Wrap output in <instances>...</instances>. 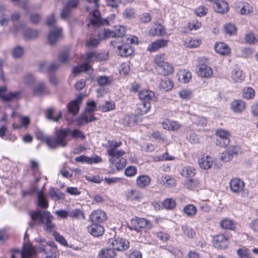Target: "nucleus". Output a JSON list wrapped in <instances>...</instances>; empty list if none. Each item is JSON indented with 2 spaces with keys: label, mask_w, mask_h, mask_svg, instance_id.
Wrapping results in <instances>:
<instances>
[{
  "label": "nucleus",
  "mask_w": 258,
  "mask_h": 258,
  "mask_svg": "<svg viewBox=\"0 0 258 258\" xmlns=\"http://www.w3.org/2000/svg\"><path fill=\"white\" fill-rule=\"evenodd\" d=\"M115 37H124V35L125 33V28L122 26H118L115 27L113 31Z\"/></svg>",
  "instance_id": "nucleus-62"
},
{
  "label": "nucleus",
  "mask_w": 258,
  "mask_h": 258,
  "mask_svg": "<svg viewBox=\"0 0 258 258\" xmlns=\"http://www.w3.org/2000/svg\"><path fill=\"white\" fill-rule=\"evenodd\" d=\"M138 115L137 114H131L125 115L123 118V123L127 125H131L137 123Z\"/></svg>",
  "instance_id": "nucleus-48"
},
{
  "label": "nucleus",
  "mask_w": 258,
  "mask_h": 258,
  "mask_svg": "<svg viewBox=\"0 0 258 258\" xmlns=\"http://www.w3.org/2000/svg\"><path fill=\"white\" fill-rule=\"evenodd\" d=\"M48 194L52 199L55 198L57 200H63L65 198V194L59 191L58 189H56L54 187L50 188Z\"/></svg>",
  "instance_id": "nucleus-42"
},
{
  "label": "nucleus",
  "mask_w": 258,
  "mask_h": 258,
  "mask_svg": "<svg viewBox=\"0 0 258 258\" xmlns=\"http://www.w3.org/2000/svg\"><path fill=\"white\" fill-rule=\"evenodd\" d=\"M7 88L6 86L0 87V99L5 102L11 101L14 99H18L21 94L20 91L10 92L5 94Z\"/></svg>",
  "instance_id": "nucleus-15"
},
{
  "label": "nucleus",
  "mask_w": 258,
  "mask_h": 258,
  "mask_svg": "<svg viewBox=\"0 0 258 258\" xmlns=\"http://www.w3.org/2000/svg\"><path fill=\"white\" fill-rule=\"evenodd\" d=\"M69 216L73 219H84L85 218L84 212L79 209L72 210L70 213Z\"/></svg>",
  "instance_id": "nucleus-54"
},
{
  "label": "nucleus",
  "mask_w": 258,
  "mask_h": 258,
  "mask_svg": "<svg viewBox=\"0 0 258 258\" xmlns=\"http://www.w3.org/2000/svg\"><path fill=\"white\" fill-rule=\"evenodd\" d=\"M37 139L42 142L45 143L50 148H51L52 137L46 136L42 133H39L37 135Z\"/></svg>",
  "instance_id": "nucleus-56"
},
{
  "label": "nucleus",
  "mask_w": 258,
  "mask_h": 258,
  "mask_svg": "<svg viewBox=\"0 0 258 258\" xmlns=\"http://www.w3.org/2000/svg\"><path fill=\"white\" fill-rule=\"evenodd\" d=\"M91 69V66L87 62L83 63L80 65L75 67L73 73L78 74L82 72H87Z\"/></svg>",
  "instance_id": "nucleus-53"
},
{
  "label": "nucleus",
  "mask_w": 258,
  "mask_h": 258,
  "mask_svg": "<svg viewBox=\"0 0 258 258\" xmlns=\"http://www.w3.org/2000/svg\"><path fill=\"white\" fill-rule=\"evenodd\" d=\"M149 34L150 36H162L166 34V30L163 26L159 24L156 26H153L149 30Z\"/></svg>",
  "instance_id": "nucleus-36"
},
{
  "label": "nucleus",
  "mask_w": 258,
  "mask_h": 258,
  "mask_svg": "<svg viewBox=\"0 0 258 258\" xmlns=\"http://www.w3.org/2000/svg\"><path fill=\"white\" fill-rule=\"evenodd\" d=\"M75 160L77 162L86 163L89 164L98 163L102 161L101 158L98 155L91 157H87L85 155H81L76 157Z\"/></svg>",
  "instance_id": "nucleus-24"
},
{
  "label": "nucleus",
  "mask_w": 258,
  "mask_h": 258,
  "mask_svg": "<svg viewBox=\"0 0 258 258\" xmlns=\"http://www.w3.org/2000/svg\"><path fill=\"white\" fill-rule=\"evenodd\" d=\"M70 128H60L55 133V137H52L51 149L58 147H66L68 141L71 140L70 137Z\"/></svg>",
  "instance_id": "nucleus-5"
},
{
  "label": "nucleus",
  "mask_w": 258,
  "mask_h": 258,
  "mask_svg": "<svg viewBox=\"0 0 258 258\" xmlns=\"http://www.w3.org/2000/svg\"><path fill=\"white\" fill-rule=\"evenodd\" d=\"M215 135L217 137L215 141L217 146L225 148L230 144L231 134L229 131L218 128L216 131Z\"/></svg>",
  "instance_id": "nucleus-10"
},
{
  "label": "nucleus",
  "mask_w": 258,
  "mask_h": 258,
  "mask_svg": "<svg viewBox=\"0 0 258 258\" xmlns=\"http://www.w3.org/2000/svg\"><path fill=\"white\" fill-rule=\"evenodd\" d=\"M214 49L216 52L222 55H228L231 52L229 47L226 43L222 42L216 43Z\"/></svg>",
  "instance_id": "nucleus-31"
},
{
  "label": "nucleus",
  "mask_w": 258,
  "mask_h": 258,
  "mask_svg": "<svg viewBox=\"0 0 258 258\" xmlns=\"http://www.w3.org/2000/svg\"><path fill=\"white\" fill-rule=\"evenodd\" d=\"M62 30L60 28H57L51 31L47 36V42L50 45L54 44L57 40L61 37Z\"/></svg>",
  "instance_id": "nucleus-32"
},
{
  "label": "nucleus",
  "mask_w": 258,
  "mask_h": 258,
  "mask_svg": "<svg viewBox=\"0 0 258 258\" xmlns=\"http://www.w3.org/2000/svg\"><path fill=\"white\" fill-rule=\"evenodd\" d=\"M87 231L94 237H100L104 233V227L99 224L91 223L87 227Z\"/></svg>",
  "instance_id": "nucleus-18"
},
{
  "label": "nucleus",
  "mask_w": 258,
  "mask_h": 258,
  "mask_svg": "<svg viewBox=\"0 0 258 258\" xmlns=\"http://www.w3.org/2000/svg\"><path fill=\"white\" fill-rule=\"evenodd\" d=\"M151 182V178L146 175H141L137 177L136 180V185L140 188H145L149 186Z\"/></svg>",
  "instance_id": "nucleus-27"
},
{
  "label": "nucleus",
  "mask_w": 258,
  "mask_h": 258,
  "mask_svg": "<svg viewBox=\"0 0 258 258\" xmlns=\"http://www.w3.org/2000/svg\"><path fill=\"white\" fill-rule=\"evenodd\" d=\"M183 212L188 217H193L197 213V208L192 204H188L184 206Z\"/></svg>",
  "instance_id": "nucleus-43"
},
{
  "label": "nucleus",
  "mask_w": 258,
  "mask_h": 258,
  "mask_svg": "<svg viewBox=\"0 0 258 258\" xmlns=\"http://www.w3.org/2000/svg\"><path fill=\"white\" fill-rule=\"evenodd\" d=\"M229 187L232 192L240 194L244 191L245 183L242 179L234 178L230 181Z\"/></svg>",
  "instance_id": "nucleus-14"
},
{
  "label": "nucleus",
  "mask_w": 258,
  "mask_h": 258,
  "mask_svg": "<svg viewBox=\"0 0 258 258\" xmlns=\"http://www.w3.org/2000/svg\"><path fill=\"white\" fill-rule=\"evenodd\" d=\"M240 13L242 15H248L252 12V8L247 2H243L239 6Z\"/></svg>",
  "instance_id": "nucleus-55"
},
{
  "label": "nucleus",
  "mask_w": 258,
  "mask_h": 258,
  "mask_svg": "<svg viewBox=\"0 0 258 258\" xmlns=\"http://www.w3.org/2000/svg\"><path fill=\"white\" fill-rule=\"evenodd\" d=\"M69 132L70 137L71 136V137L70 139H80L81 140H84L86 138V135L84 134V133L82 131L79 129L75 128L71 130L70 128Z\"/></svg>",
  "instance_id": "nucleus-44"
},
{
  "label": "nucleus",
  "mask_w": 258,
  "mask_h": 258,
  "mask_svg": "<svg viewBox=\"0 0 258 258\" xmlns=\"http://www.w3.org/2000/svg\"><path fill=\"white\" fill-rule=\"evenodd\" d=\"M37 197V204L39 207L43 209H46L48 207V202L45 198L43 192H39Z\"/></svg>",
  "instance_id": "nucleus-45"
},
{
  "label": "nucleus",
  "mask_w": 258,
  "mask_h": 258,
  "mask_svg": "<svg viewBox=\"0 0 258 258\" xmlns=\"http://www.w3.org/2000/svg\"><path fill=\"white\" fill-rule=\"evenodd\" d=\"M169 40L165 39H157L149 44L147 50L151 52H156L159 49L164 48L167 46Z\"/></svg>",
  "instance_id": "nucleus-21"
},
{
  "label": "nucleus",
  "mask_w": 258,
  "mask_h": 258,
  "mask_svg": "<svg viewBox=\"0 0 258 258\" xmlns=\"http://www.w3.org/2000/svg\"><path fill=\"white\" fill-rule=\"evenodd\" d=\"M151 137L155 140H158L160 142L165 143L167 142L166 137L159 131H154L151 134Z\"/></svg>",
  "instance_id": "nucleus-59"
},
{
  "label": "nucleus",
  "mask_w": 258,
  "mask_h": 258,
  "mask_svg": "<svg viewBox=\"0 0 258 258\" xmlns=\"http://www.w3.org/2000/svg\"><path fill=\"white\" fill-rule=\"evenodd\" d=\"M45 114L47 119L56 122L61 118L62 111H59L57 113H54V108L52 107L46 111Z\"/></svg>",
  "instance_id": "nucleus-35"
},
{
  "label": "nucleus",
  "mask_w": 258,
  "mask_h": 258,
  "mask_svg": "<svg viewBox=\"0 0 258 258\" xmlns=\"http://www.w3.org/2000/svg\"><path fill=\"white\" fill-rule=\"evenodd\" d=\"M245 78L242 71L240 70H234L232 72V78L235 83H240Z\"/></svg>",
  "instance_id": "nucleus-52"
},
{
  "label": "nucleus",
  "mask_w": 258,
  "mask_h": 258,
  "mask_svg": "<svg viewBox=\"0 0 258 258\" xmlns=\"http://www.w3.org/2000/svg\"><path fill=\"white\" fill-rule=\"evenodd\" d=\"M101 55L102 54L100 53H98L95 51H90L83 54L81 57L86 62L90 64V63L94 62V60H102L100 57Z\"/></svg>",
  "instance_id": "nucleus-22"
},
{
  "label": "nucleus",
  "mask_w": 258,
  "mask_h": 258,
  "mask_svg": "<svg viewBox=\"0 0 258 258\" xmlns=\"http://www.w3.org/2000/svg\"><path fill=\"white\" fill-rule=\"evenodd\" d=\"M38 32L36 30H27L24 32V36L26 39H31L36 38Z\"/></svg>",
  "instance_id": "nucleus-64"
},
{
  "label": "nucleus",
  "mask_w": 258,
  "mask_h": 258,
  "mask_svg": "<svg viewBox=\"0 0 258 258\" xmlns=\"http://www.w3.org/2000/svg\"><path fill=\"white\" fill-rule=\"evenodd\" d=\"M177 76L178 81L183 83H188L192 78L191 72L185 69L179 70Z\"/></svg>",
  "instance_id": "nucleus-33"
},
{
  "label": "nucleus",
  "mask_w": 258,
  "mask_h": 258,
  "mask_svg": "<svg viewBox=\"0 0 258 258\" xmlns=\"http://www.w3.org/2000/svg\"><path fill=\"white\" fill-rule=\"evenodd\" d=\"M162 182L163 185L168 187L175 186L176 184V180L172 176L166 175L162 177Z\"/></svg>",
  "instance_id": "nucleus-47"
},
{
  "label": "nucleus",
  "mask_w": 258,
  "mask_h": 258,
  "mask_svg": "<svg viewBox=\"0 0 258 258\" xmlns=\"http://www.w3.org/2000/svg\"><path fill=\"white\" fill-rule=\"evenodd\" d=\"M117 49L118 54L124 57L131 55L134 52L133 47L128 43L123 42L122 45L117 47Z\"/></svg>",
  "instance_id": "nucleus-26"
},
{
  "label": "nucleus",
  "mask_w": 258,
  "mask_h": 258,
  "mask_svg": "<svg viewBox=\"0 0 258 258\" xmlns=\"http://www.w3.org/2000/svg\"><path fill=\"white\" fill-rule=\"evenodd\" d=\"M68 110L69 113L73 115H76L79 110L80 105L77 101L72 100L67 105Z\"/></svg>",
  "instance_id": "nucleus-46"
},
{
  "label": "nucleus",
  "mask_w": 258,
  "mask_h": 258,
  "mask_svg": "<svg viewBox=\"0 0 258 258\" xmlns=\"http://www.w3.org/2000/svg\"><path fill=\"white\" fill-rule=\"evenodd\" d=\"M96 104L94 101L87 102L85 112L81 114L78 119L80 124H85L97 119L94 116L93 112L96 110Z\"/></svg>",
  "instance_id": "nucleus-7"
},
{
  "label": "nucleus",
  "mask_w": 258,
  "mask_h": 258,
  "mask_svg": "<svg viewBox=\"0 0 258 258\" xmlns=\"http://www.w3.org/2000/svg\"><path fill=\"white\" fill-rule=\"evenodd\" d=\"M200 167L204 169H208L212 167L213 160L211 156L207 155L202 156L199 161Z\"/></svg>",
  "instance_id": "nucleus-37"
},
{
  "label": "nucleus",
  "mask_w": 258,
  "mask_h": 258,
  "mask_svg": "<svg viewBox=\"0 0 258 258\" xmlns=\"http://www.w3.org/2000/svg\"><path fill=\"white\" fill-rule=\"evenodd\" d=\"M112 80L109 77L102 76H99L97 79V82L100 86H105L110 85Z\"/></svg>",
  "instance_id": "nucleus-57"
},
{
  "label": "nucleus",
  "mask_w": 258,
  "mask_h": 258,
  "mask_svg": "<svg viewBox=\"0 0 258 258\" xmlns=\"http://www.w3.org/2000/svg\"><path fill=\"white\" fill-rule=\"evenodd\" d=\"M178 96L183 100H188L193 97V92L190 89L183 88L179 91Z\"/></svg>",
  "instance_id": "nucleus-49"
},
{
  "label": "nucleus",
  "mask_w": 258,
  "mask_h": 258,
  "mask_svg": "<svg viewBox=\"0 0 258 258\" xmlns=\"http://www.w3.org/2000/svg\"><path fill=\"white\" fill-rule=\"evenodd\" d=\"M53 236L55 239V240L59 243L61 245L64 246H68V242L65 239V238L61 235L59 234L57 231H54L53 232Z\"/></svg>",
  "instance_id": "nucleus-60"
},
{
  "label": "nucleus",
  "mask_w": 258,
  "mask_h": 258,
  "mask_svg": "<svg viewBox=\"0 0 258 258\" xmlns=\"http://www.w3.org/2000/svg\"><path fill=\"white\" fill-rule=\"evenodd\" d=\"M241 153L240 147L238 146H230L220 155V160L224 162H229Z\"/></svg>",
  "instance_id": "nucleus-11"
},
{
  "label": "nucleus",
  "mask_w": 258,
  "mask_h": 258,
  "mask_svg": "<svg viewBox=\"0 0 258 258\" xmlns=\"http://www.w3.org/2000/svg\"><path fill=\"white\" fill-rule=\"evenodd\" d=\"M255 96V91L250 87H246L242 89V97L246 100L253 99Z\"/></svg>",
  "instance_id": "nucleus-41"
},
{
  "label": "nucleus",
  "mask_w": 258,
  "mask_h": 258,
  "mask_svg": "<svg viewBox=\"0 0 258 258\" xmlns=\"http://www.w3.org/2000/svg\"><path fill=\"white\" fill-rule=\"evenodd\" d=\"M124 196L127 201L134 203L141 202L144 199L143 192L135 188L128 189L125 192Z\"/></svg>",
  "instance_id": "nucleus-12"
},
{
  "label": "nucleus",
  "mask_w": 258,
  "mask_h": 258,
  "mask_svg": "<svg viewBox=\"0 0 258 258\" xmlns=\"http://www.w3.org/2000/svg\"><path fill=\"white\" fill-rule=\"evenodd\" d=\"M153 66L161 76H167L172 75L174 72L173 66L165 61V53L156 55L153 59Z\"/></svg>",
  "instance_id": "nucleus-3"
},
{
  "label": "nucleus",
  "mask_w": 258,
  "mask_h": 258,
  "mask_svg": "<svg viewBox=\"0 0 258 258\" xmlns=\"http://www.w3.org/2000/svg\"><path fill=\"white\" fill-rule=\"evenodd\" d=\"M32 221L29 225L33 227L35 225H45V229L48 232H52L55 227V224L52 221L53 216L48 211H33L29 213Z\"/></svg>",
  "instance_id": "nucleus-1"
},
{
  "label": "nucleus",
  "mask_w": 258,
  "mask_h": 258,
  "mask_svg": "<svg viewBox=\"0 0 258 258\" xmlns=\"http://www.w3.org/2000/svg\"><path fill=\"white\" fill-rule=\"evenodd\" d=\"M231 237L232 234L227 232L216 234L213 237L212 244L217 249H225L228 247Z\"/></svg>",
  "instance_id": "nucleus-8"
},
{
  "label": "nucleus",
  "mask_w": 258,
  "mask_h": 258,
  "mask_svg": "<svg viewBox=\"0 0 258 258\" xmlns=\"http://www.w3.org/2000/svg\"><path fill=\"white\" fill-rule=\"evenodd\" d=\"M107 219L106 213L101 210H94L89 216V221L91 223L100 224Z\"/></svg>",
  "instance_id": "nucleus-13"
},
{
  "label": "nucleus",
  "mask_w": 258,
  "mask_h": 258,
  "mask_svg": "<svg viewBox=\"0 0 258 258\" xmlns=\"http://www.w3.org/2000/svg\"><path fill=\"white\" fill-rule=\"evenodd\" d=\"M35 95H41L46 93V88L43 83L39 84L33 90Z\"/></svg>",
  "instance_id": "nucleus-58"
},
{
  "label": "nucleus",
  "mask_w": 258,
  "mask_h": 258,
  "mask_svg": "<svg viewBox=\"0 0 258 258\" xmlns=\"http://www.w3.org/2000/svg\"><path fill=\"white\" fill-rule=\"evenodd\" d=\"M202 43L200 39L189 37L185 39L184 45L187 48H196L199 47Z\"/></svg>",
  "instance_id": "nucleus-39"
},
{
  "label": "nucleus",
  "mask_w": 258,
  "mask_h": 258,
  "mask_svg": "<svg viewBox=\"0 0 258 258\" xmlns=\"http://www.w3.org/2000/svg\"><path fill=\"white\" fill-rule=\"evenodd\" d=\"M138 96L141 101L150 103L156 98L154 91L146 89L140 90L138 93Z\"/></svg>",
  "instance_id": "nucleus-17"
},
{
  "label": "nucleus",
  "mask_w": 258,
  "mask_h": 258,
  "mask_svg": "<svg viewBox=\"0 0 258 258\" xmlns=\"http://www.w3.org/2000/svg\"><path fill=\"white\" fill-rule=\"evenodd\" d=\"M115 108V104L114 102L109 100L105 102L104 104L99 106V110L102 112H106L113 110Z\"/></svg>",
  "instance_id": "nucleus-51"
},
{
  "label": "nucleus",
  "mask_w": 258,
  "mask_h": 258,
  "mask_svg": "<svg viewBox=\"0 0 258 258\" xmlns=\"http://www.w3.org/2000/svg\"><path fill=\"white\" fill-rule=\"evenodd\" d=\"M137 173V168L133 165L127 166L124 170V174L128 177H132Z\"/></svg>",
  "instance_id": "nucleus-63"
},
{
  "label": "nucleus",
  "mask_w": 258,
  "mask_h": 258,
  "mask_svg": "<svg viewBox=\"0 0 258 258\" xmlns=\"http://www.w3.org/2000/svg\"><path fill=\"white\" fill-rule=\"evenodd\" d=\"M246 108V103L242 99H235L230 104V109L235 113H242Z\"/></svg>",
  "instance_id": "nucleus-20"
},
{
  "label": "nucleus",
  "mask_w": 258,
  "mask_h": 258,
  "mask_svg": "<svg viewBox=\"0 0 258 258\" xmlns=\"http://www.w3.org/2000/svg\"><path fill=\"white\" fill-rule=\"evenodd\" d=\"M224 30L225 32L230 35H234L237 33V29L234 25L231 23H227L224 26Z\"/></svg>",
  "instance_id": "nucleus-61"
},
{
  "label": "nucleus",
  "mask_w": 258,
  "mask_h": 258,
  "mask_svg": "<svg viewBox=\"0 0 258 258\" xmlns=\"http://www.w3.org/2000/svg\"><path fill=\"white\" fill-rule=\"evenodd\" d=\"M198 75L203 78H210L213 75L212 68L209 66L208 59L204 56L200 57L197 59Z\"/></svg>",
  "instance_id": "nucleus-9"
},
{
  "label": "nucleus",
  "mask_w": 258,
  "mask_h": 258,
  "mask_svg": "<svg viewBox=\"0 0 258 258\" xmlns=\"http://www.w3.org/2000/svg\"><path fill=\"white\" fill-rule=\"evenodd\" d=\"M36 253L34 248L30 243H24L22 249L19 254H21L22 258H32Z\"/></svg>",
  "instance_id": "nucleus-23"
},
{
  "label": "nucleus",
  "mask_w": 258,
  "mask_h": 258,
  "mask_svg": "<svg viewBox=\"0 0 258 258\" xmlns=\"http://www.w3.org/2000/svg\"><path fill=\"white\" fill-rule=\"evenodd\" d=\"M163 128L169 131H176L180 127L181 124L176 121L165 119L162 122Z\"/></svg>",
  "instance_id": "nucleus-29"
},
{
  "label": "nucleus",
  "mask_w": 258,
  "mask_h": 258,
  "mask_svg": "<svg viewBox=\"0 0 258 258\" xmlns=\"http://www.w3.org/2000/svg\"><path fill=\"white\" fill-rule=\"evenodd\" d=\"M219 224L220 227L223 230L235 231L236 229V222L234 220L228 218L221 219Z\"/></svg>",
  "instance_id": "nucleus-25"
},
{
  "label": "nucleus",
  "mask_w": 258,
  "mask_h": 258,
  "mask_svg": "<svg viewBox=\"0 0 258 258\" xmlns=\"http://www.w3.org/2000/svg\"><path fill=\"white\" fill-rule=\"evenodd\" d=\"M159 87L164 91H168L173 88L174 83L171 79L166 78L161 80Z\"/></svg>",
  "instance_id": "nucleus-40"
},
{
  "label": "nucleus",
  "mask_w": 258,
  "mask_h": 258,
  "mask_svg": "<svg viewBox=\"0 0 258 258\" xmlns=\"http://www.w3.org/2000/svg\"><path fill=\"white\" fill-rule=\"evenodd\" d=\"M214 9L215 11L217 13L225 14L229 10V5L228 3L225 1L218 0L215 3Z\"/></svg>",
  "instance_id": "nucleus-28"
},
{
  "label": "nucleus",
  "mask_w": 258,
  "mask_h": 258,
  "mask_svg": "<svg viewBox=\"0 0 258 258\" xmlns=\"http://www.w3.org/2000/svg\"><path fill=\"white\" fill-rule=\"evenodd\" d=\"M116 255L115 251L110 248H102L98 253L99 258H115Z\"/></svg>",
  "instance_id": "nucleus-38"
},
{
  "label": "nucleus",
  "mask_w": 258,
  "mask_h": 258,
  "mask_svg": "<svg viewBox=\"0 0 258 258\" xmlns=\"http://www.w3.org/2000/svg\"><path fill=\"white\" fill-rule=\"evenodd\" d=\"M130 223V229L137 232L147 233L153 228V224L151 221L138 216L133 217L131 220Z\"/></svg>",
  "instance_id": "nucleus-4"
},
{
  "label": "nucleus",
  "mask_w": 258,
  "mask_h": 258,
  "mask_svg": "<svg viewBox=\"0 0 258 258\" xmlns=\"http://www.w3.org/2000/svg\"><path fill=\"white\" fill-rule=\"evenodd\" d=\"M107 153L112 158H116L118 160L113 162L116 171H119L122 169L126 165L125 159L121 157L125 152L122 150H117L116 148L119 147L122 145L121 141L116 142L114 141L108 140L107 142Z\"/></svg>",
  "instance_id": "nucleus-2"
},
{
  "label": "nucleus",
  "mask_w": 258,
  "mask_h": 258,
  "mask_svg": "<svg viewBox=\"0 0 258 258\" xmlns=\"http://www.w3.org/2000/svg\"><path fill=\"white\" fill-rule=\"evenodd\" d=\"M151 108V103L144 101H141L137 105L136 113L138 115H142L147 113Z\"/></svg>",
  "instance_id": "nucleus-30"
},
{
  "label": "nucleus",
  "mask_w": 258,
  "mask_h": 258,
  "mask_svg": "<svg viewBox=\"0 0 258 258\" xmlns=\"http://www.w3.org/2000/svg\"><path fill=\"white\" fill-rule=\"evenodd\" d=\"M181 175L186 178H191L196 174V168L191 166H184L180 172Z\"/></svg>",
  "instance_id": "nucleus-34"
},
{
  "label": "nucleus",
  "mask_w": 258,
  "mask_h": 258,
  "mask_svg": "<svg viewBox=\"0 0 258 258\" xmlns=\"http://www.w3.org/2000/svg\"><path fill=\"white\" fill-rule=\"evenodd\" d=\"M112 249L118 251H123L126 250L130 246V243L128 241L122 238L118 237L112 239L111 241Z\"/></svg>",
  "instance_id": "nucleus-16"
},
{
  "label": "nucleus",
  "mask_w": 258,
  "mask_h": 258,
  "mask_svg": "<svg viewBox=\"0 0 258 258\" xmlns=\"http://www.w3.org/2000/svg\"><path fill=\"white\" fill-rule=\"evenodd\" d=\"M185 188L191 190L198 191L202 189V181L199 178H190L185 180Z\"/></svg>",
  "instance_id": "nucleus-19"
},
{
  "label": "nucleus",
  "mask_w": 258,
  "mask_h": 258,
  "mask_svg": "<svg viewBox=\"0 0 258 258\" xmlns=\"http://www.w3.org/2000/svg\"><path fill=\"white\" fill-rule=\"evenodd\" d=\"M90 6H86V11H91L90 15L91 17L90 23L93 26H100L102 24L100 13L98 10L99 0H87Z\"/></svg>",
  "instance_id": "nucleus-6"
},
{
  "label": "nucleus",
  "mask_w": 258,
  "mask_h": 258,
  "mask_svg": "<svg viewBox=\"0 0 258 258\" xmlns=\"http://www.w3.org/2000/svg\"><path fill=\"white\" fill-rule=\"evenodd\" d=\"M162 204L163 208L168 210H173L176 207V203L172 198L165 199Z\"/></svg>",
  "instance_id": "nucleus-50"
}]
</instances>
